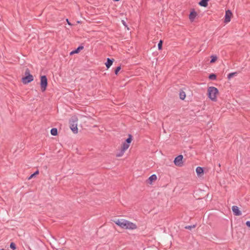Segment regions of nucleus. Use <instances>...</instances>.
Wrapping results in <instances>:
<instances>
[{"instance_id":"f257e3e1","label":"nucleus","mask_w":250,"mask_h":250,"mask_svg":"<svg viewBox=\"0 0 250 250\" xmlns=\"http://www.w3.org/2000/svg\"><path fill=\"white\" fill-rule=\"evenodd\" d=\"M115 223L121 228L126 229L133 230L137 229V225L128 220L125 219H118L114 221Z\"/></svg>"},{"instance_id":"f03ea898","label":"nucleus","mask_w":250,"mask_h":250,"mask_svg":"<svg viewBox=\"0 0 250 250\" xmlns=\"http://www.w3.org/2000/svg\"><path fill=\"white\" fill-rule=\"evenodd\" d=\"M219 94L218 89L214 86H210L208 89V98L212 101H217V95Z\"/></svg>"},{"instance_id":"7ed1b4c3","label":"nucleus","mask_w":250,"mask_h":250,"mask_svg":"<svg viewBox=\"0 0 250 250\" xmlns=\"http://www.w3.org/2000/svg\"><path fill=\"white\" fill-rule=\"evenodd\" d=\"M78 118L76 116H73L69 120L70 128L74 133H78L77 127Z\"/></svg>"},{"instance_id":"20e7f679","label":"nucleus","mask_w":250,"mask_h":250,"mask_svg":"<svg viewBox=\"0 0 250 250\" xmlns=\"http://www.w3.org/2000/svg\"><path fill=\"white\" fill-rule=\"evenodd\" d=\"M47 86V79L45 75L41 77V88L42 92L44 91Z\"/></svg>"},{"instance_id":"39448f33","label":"nucleus","mask_w":250,"mask_h":250,"mask_svg":"<svg viewBox=\"0 0 250 250\" xmlns=\"http://www.w3.org/2000/svg\"><path fill=\"white\" fill-rule=\"evenodd\" d=\"M183 156L182 155H179L177 156L174 160V164L176 166L182 167L183 165Z\"/></svg>"},{"instance_id":"423d86ee","label":"nucleus","mask_w":250,"mask_h":250,"mask_svg":"<svg viewBox=\"0 0 250 250\" xmlns=\"http://www.w3.org/2000/svg\"><path fill=\"white\" fill-rule=\"evenodd\" d=\"M33 81V77L32 75L26 76L22 78V82L24 84H27Z\"/></svg>"},{"instance_id":"0eeeda50","label":"nucleus","mask_w":250,"mask_h":250,"mask_svg":"<svg viewBox=\"0 0 250 250\" xmlns=\"http://www.w3.org/2000/svg\"><path fill=\"white\" fill-rule=\"evenodd\" d=\"M232 15V13L229 10H228L226 11L225 13V18L224 22L225 23H228L230 21L231 17Z\"/></svg>"},{"instance_id":"6e6552de","label":"nucleus","mask_w":250,"mask_h":250,"mask_svg":"<svg viewBox=\"0 0 250 250\" xmlns=\"http://www.w3.org/2000/svg\"><path fill=\"white\" fill-rule=\"evenodd\" d=\"M232 210L234 215L239 216L241 215V212L239 210L238 207L233 206L232 207Z\"/></svg>"},{"instance_id":"1a4fd4ad","label":"nucleus","mask_w":250,"mask_h":250,"mask_svg":"<svg viewBox=\"0 0 250 250\" xmlns=\"http://www.w3.org/2000/svg\"><path fill=\"white\" fill-rule=\"evenodd\" d=\"M196 16L197 13L194 10H193L189 15V19L191 21H193Z\"/></svg>"},{"instance_id":"9d476101","label":"nucleus","mask_w":250,"mask_h":250,"mask_svg":"<svg viewBox=\"0 0 250 250\" xmlns=\"http://www.w3.org/2000/svg\"><path fill=\"white\" fill-rule=\"evenodd\" d=\"M114 61V59H110L109 58H107V62L105 63V65L107 68H109L111 65L112 64Z\"/></svg>"},{"instance_id":"9b49d317","label":"nucleus","mask_w":250,"mask_h":250,"mask_svg":"<svg viewBox=\"0 0 250 250\" xmlns=\"http://www.w3.org/2000/svg\"><path fill=\"white\" fill-rule=\"evenodd\" d=\"M83 48V46H79L76 49L71 52L70 54L72 55L73 54L78 53L80 51V50H82Z\"/></svg>"},{"instance_id":"f8f14e48","label":"nucleus","mask_w":250,"mask_h":250,"mask_svg":"<svg viewBox=\"0 0 250 250\" xmlns=\"http://www.w3.org/2000/svg\"><path fill=\"white\" fill-rule=\"evenodd\" d=\"M129 146V145L125 142H124L122 144L121 149H123V151H125L128 148Z\"/></svg>"},{"instance_id":"ddd939ff","label":"nucleus","mask_w":250,"mask_h":250,"mask_svg":"<svg viewBox=\"0 0 250 250\" xmlns=\"http://www.w3.org/2000/svg\"><path fill=\"white\" fill-rule=\"evenodd\" d=\"M196 171L198 175L200 176L201 174H203L204 170L202 167H198L196 169Z\"/></svg>"},{"instance_id":"4468645a","label":"nucleus","mask_w":250,"mask_h":250,"mask_svg":"<svg viewBox=\"0 0 250 250\" xmlns=\"http://www.w3.org/2000/svg\"><path fill=\"white\" fill-rule=\"evenodd\" d=\"M209 0H201L199 4L200 6L207 7L208 6V2Z\"/></svg>"},{"instance_id":"2eb2a0df","label":"nucleus","mask_w":250,"mask_h":250,"mask_svg":"<svg viewBox=\"0 0 250 250\" xmlns=\"http://www.w3.org/2000/svg\"><path fill=\"white\" fill-rule=\"evenodd\" d=\"M50 133L52 135L56 136L58 134V130L56 128H53L51 129Z\"/></svg>"},{"instance_id":"dca6fc26","label":"nucleus","mask_w":250,"mask_h":250,"mask_svg":"<svg viewBox=\"0 0 250 250\" xmlns=\"http://www.w3.org/2000/svg\"><path fill=\"white\" fill-rule=\"evenodd\" d=\"M156 179H157V176L155 174H153V175H151L148 178V180L150 181V183H151L152 182H153L154 181L156 180Z\"/></svg>"},{"instance_id":"f3484780","label":"nucleus","mask_w":250,"mask_h":250,"mask_svg":"<svg viewBox=\"0 0 250 250\" xmlns=\"http://www.w3.org/2000/svg\"><path fill=\"white\" fill-rule=\"evenodd\" d=\"M179 96H180V98L181 100H184L185 98H186L185 92L184 91L180 92V93L179 94Z\"/></svg>"},{"instance_id":"a211bd4d","label":"nucleus","mask_w":250,"mask_h":250,"mask_svg":"<svg viewBox=\"0 0 250 250\" xmlns=\"http://www.w3.org/2000/svg\"><path fill=\"white\" fill-rule=\"evenodd\" d=\"M132 140V136L130 134H129L128 135V138L127 139H126L125 140V142L127 143V144H128L129 145H130L131 141Z\"/></svg>"},{"instance_id":"6ab92c4d","label":"nucleus","mask_w":250,"mask_h":250,"mask_svg":"<svg viewBox=\"0 0 250 250\" xmlns=\"http://www.w3.org/2000/svg\"><path fill=\"white\" fill-rule=\"evenodd\" d=\"M208 78L211 80H215L216 79V76L214 74H211L209 75Z\"/></svg>"},{"instance_id":"aec40b11","label":"nucleus","mask_w":250,"mask_h":250,"mask_svg":"<svg viewBox=\"0 0 250 250\" xmlns=\"http://www.w3.org/2000/svg\"><path fill=\"white\" fill-rule=\"evenodd\" d=\"M217 57L216 56L212 55L211 56L210 63H213L217 60Z\"/></svg>"},{"instance_id":"412c9836","label":"nucleus","mask_w":250,"mask_h":250,"mask_svg":"<svg viewBox=\"0 0 250 250\" xmlns=\"http://www.w3.org/2000/svg\"><path fill=\"white\" fill-rule=\"evenodd\" d=\"M236 74H237V72H233V73H229L228 75V78L229 79H230L231 78H232L233 76H235Z\"/></svg>"},{"instance_id":"4be33fe9","label":"nucleus","mask_w":250,"mask_h":250,"mask_svg":"<svg viewBox=\"0 0 250 250\" xmlns=\"http://www.w3.org/2000/svg\"><path fill=\"white\" fill-rule=\"evenodd\" d=\"M39 170H37L36 171H35L34 173H33L32 174H31L28 178V179L30 180L31 179H32V178H33L35 175H38L39 174Z\"/></svg>"},{"instance_id":"5701e85b","label":"nucleus","mask_w":250,"mask_h":250,"mask_svg":"<svg viewBox=\"0 0 250 250\" xmlns=\"http://www.w3.org/2000/svg\"><path fill=\"white\" fill-rule=\"evenodd\" d=\"M10 248L13 250H16V244L14 242H11L10 244Z\"/></svg>"},{"instance_id":"b1692460","label":"nucleus","mask_w":250,"mask_h":250,"mask_svg":"<svg viewBox=\"0 0 250 250\" xmlns=\"http://www.w3.org/2000/svg\"><path fill=\"white\" fill-rule=\"evenodd\" d=\"M125 151H123V149H121L120 152L117 154H116V156L118 157H121L123 156Z\"/></svg>"},{"instance_id":"393cba45","label":"nucleus","mask_w":250,"mask_h":250,"mask_svg":"<svg viewBox=\"0 0 250 250\" xmlns=\"http://www.w3.org/2000/svg\"><path fill=\"white\" fill-rule=\"evenodd\" d=\"M162 45H163V41L160 40L158 44V47L159 50H161L162 49Z\"/></svg>"},{"instance_id":"a878e982","label":"nucleus","mask_w":250,"mask_h":250,"mask_svg":"<svg viewBox=\"0 0 250 250\" xmlns=\"http://www.w3.org/2000/svg\"><path fill=\"white\" fill-rule=\"evenodd\" d=\"M121 67L120 66L117 67L116 69L115 70V74L116 75H117L119 71L121 70Z\"/></svg>"},{"instance_id":"bb28decb","label":"nucleus","mask_w":250,"mask_h":250,"mask_svg":"<svg viewBox=\"0 0 250 250\" xmlns=\"http://www.w3.org/2000/svg\"><path fill=\"white\" fill-rule=\"evenodd\" d=\"M25 76H28V75H32L31 74H30V70L28 68L26 69L25 71Z\"/></svg>"},{"instance_id":"cd10ccee","label":"nucleus","mask_w":250,"mask_h":250,"mask_svg":"<svg viewBox=\"0 0 250 250\" xmlns=\"http://www.w3.org/2000/svg\"><path fill=\"white\" fill-rule=\"evenodd\" d=\"M195 227V226L193 225V226H187L185 227L186 229H191V228H194Z\"/></svg>"},{"instance_id":"c85d7f7f","label":"nucleus","mask_w":250,"mask_h":250,"mask_svg":"<svg viewBox=\"0 0 250 250\" xmlns=\"http://www.w3.org/2000/svg\"><path fill=\"white\" fill-rule=\"evenodd\" d=\"M246 224L248 227H250V221H247L246 223Z\"/></svg>"},{"instance_id":"c756f323","label":"nucleus","mask_w":250,"mask_h":250,"mask_svg":"<svg viewBox=\"0 0 250 250\" xmlns=\"http://www.w3.org/2000/svg\"><path fill=\"white\" fill-rule=\"evenodd\" d=\"M66 21H67V23H68V24L71 25V23H70L69 22V21H68V19H66Z\"/></svg>"},{"instance_id":"7c9ffc66","label":"nucleus","mask_w":250,"mask_h":250,"mask_svg":"<svg viewBox=\"0 0 250 250\" xmlns=\"http://www.w3.org/2000/svg\"><path fill=\"white\" fill-rule=\"evenodd\" d=\"M123 23L125 25V22L124 21H123Z\"/></svg>"},{"instance_id":"2f4dec72","label":"nucleus","mask_w":250,"mask_h":250,"mask_svg":"<svg viewBox=\"0 0 250 250\" xmlns=\"http://www.w3.org/2000/svg\"><path fill=\"white\" fill-rule=\"evenodd\" d=\"M114 0L115 1H119L120 0Z\"/></svg>"}]
</instances>
